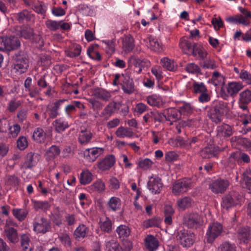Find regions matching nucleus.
Returning a JSON list of instances; mask_svg holds the SVG:
<instances>
[{
    "label": "nucleus",
    "mask_w": 251,
    "mask_h": 251,
    "mask_svg": "<svg viewBox=\"0 0 251 251\" xmlns=\"http://www.w3.org/2000/svg\"><path fill=\"white\" fill-rule=\"evenodd\" d=\"M192 91L198 96V100L201 103H206L211 100L209 91L203 82L194 81L192 85Z\"/></svg>",
    "instance_id": "1"
},
{
    "label": "nucleus",
    "mask_w": 251,
    "mask_h": 251,
    "mask_svg": "<svg viewBox=\"0 0 251 251\" xmlns=\"http://www.w3.org/2000/svg\"><path fill=\"white\" fill-rule=\"evenodd\" d=\"M192 186L193 181L191 179H179L173 183L172 192L174 195L179 196L188 192Z\"/></svg>",
    "instance_id": "2"
},
{
    "label": "nucleus",
    "mask_w": 251,
    "mask_h": 251,
    "mask_svg": "<svg viewBox=\"0 0 251 251\" xmlns=\"http://www.w3.org/2000/svg\"><path fill=\"white\" fill-rule=\"evenodd\" d=\"M202 223V217L197 212H187L183 218L184 225L189 228H197L201 226Z\"/></svg>",
    "instance_id": "3"
},
{
    "label": "nucleus",
    "mask_w": 251,
    "mask_h": 251,
    "mask_svg": "<svg viewBox=\"0 0 251 251\" xmlns=\"http://www.w3.org/2000/svg\"><path fill=\"white\" fill-rule=\"evenodd\" d=\"M241 196L238 192L231 191L223 198L221 203L222 207L228 210L240 203Z\"/></svg>",
    "instance_id": "4"
},
{
    "label": "nucleus",
    "mask_w": 251,
    "mask_h": 251,
    "mask_svg": "<svg viewBox=\"0 0 251 251\" xmlns=\"http://www.w3.org/2000/svg\"><path fill=\"white\" fill-rule=\"evenodd\" d=\"M223 231V226L220 223L216 222L210 224L206 233L207 242L213 243L215 239L222 234Z\"/></svg>",
    "instance_id": "5"
},
{
    "label": "nucleus",
    "mask_w": 251,
    "mask_h": 251,
    "mask_svg": "<svg viewBox=\"0 0 251 251\" xmlns=\"http://www.w3.org/2000/svg\"><path fill=\"white\" fill-rule=\"evenodd\" d=\"M20 42L15 37H0V50L11 51L20 46Z\"/></svg>",
    "instance_id": "6"
},
{
    "label": "nucleus",
    "mask_w": 251,
    "mask_h": 251,
    "mask_svg": "<svg viewBox=\"0 0 251 251\" xmlns=\"http://www.w3.org/2000/svg\"><path fill=\"white\" fill-rule=\"evenodd\" d=\"M176 239L182 247H190L194 244L195 237L191 231L181 230L177 233Z\"/></svg>",
    "instance_id": "7"
},
{
    "label": "nucleus",
    "mask_w": 251,
    "mask_h": 251,
    "mask_svg": "<svg viewBox=\"0 0 251 251\" xmlns=\"http://www.w3.org/2000/svg\"><path fill=\"white\" fill-rule=\"evenodd\" d=\"M33 230L37 233H45L49 230L50 224L48 220L43 217L37 216L33 222Z\"/></svg>",
    "instance_id": "8"
},
{
    "label": "nucleus",
    "mask_w": 251,
    "mask_h": 251,
    "mask_svg": "<svg viewBox=\"0 0 251 251\" xmlns=\"http://www.w3.org/2000/svg\"><path fill=\"white\" fill-rule=\"evenodd\" d=\"M229 185L228 180L217 179L212 181L209 185V189L216 194L224 193Z\"/></svg>",
    "instance_id": "9"
},
{
    "label": "nucleus",
    "mask_w": 251,
    "mask_h": 251,
    "mask_svg": "<svg viewBox=\"0 0 251 251\" xmlns=\"http://www.w3.org/2000/svg\"><path fill=\"white\" fill-rule=\"evenodd\" d=\"M180 114L179 110L171 107L166 109L163 113H158L156 120L162 121L164 119L171 122H176L180 118Z\"/></svg>",
    "instance_id": "10"
},
{
    "label": "nucleus",
    "mask_w": 251,
    "mask_h": 251,
    "mask_svg": "<svg viewBox=\"0 0 251 251\" xmlns=\"http://www.w3.org/2000/svg\"><path fill=\"white\" fill-rule=\"evenodd\" d=\"M163 185L161 179L159 177L156 176L149 177L147 188L152 194L156 195L160 193Z\"/></svg>",
    "instance_id": "11"
},
{
    "label": "nucleus",
    "mask_w": 251,
    "mask_h": 251,
    "mask_svg": "<svg viewBox=\"0 0 251 251\" xmlns=\"http://www.w3.org/2000/svg\"><path fill=\"white\" fill-rule=\"evenodd\" d=\"M122 89L126 94H131L135 91L133 80L127 74H122Z\"/></svg>",
    "instance_id": "12"
},
{
    "label": "nucleus",
    "mask_w": 251,
    "mask_h": 251,
    "mask_svg": "<svg viewBox=\"0 0 251 251\" xmlns=\"http://www.w3.org/2000/svg\"><path fill=\"white\" fill-rule=\"evenodd\" d=\"M104 149L102 148L93 147L86 149L84 151V157L86 160L89 162H93L99 156L103 154Z\"/></svg>",
    "instance_id": "13"
},
{
    "label": "nucleus",
    "mask_w": 251,
    "mask_h": 251,
    "mask_svg": "<svg viewBox=\"0 0 251 251\" xmlns=\"http://www.w3.org/2000/svg\"><path fill=\"white\" fill-rule=\"evenodd\" d=\"M115 158L113 155H108L97 162V167L101 171L109 170L115 163Z\"/></svg>",
    "instance_id": "14"
},
{
    "label": "nucleus",
    "mask_w": 251,
    "mask_h": 251,
    "mask_svg": "<svg viewBox=\"0 0 251 251\" xmlns=\"http://www.w3.org/2000/svg\"><path fill=\"white\" fill-rule=\"evenodd\" d=\"M28 66V61L25 57L19 56L15 61L14 69L20 74L25 73Z\"/></svg>",
    "instance_id": "15"
},
{
    "label": "nucleus",
    "mask_w": 251,
    "mask_h": 251,
    "mask_svg": "<svg viewBox=\"0 0 251 251\" xmlns=\"http://www.w3.org/2000/svg\"><path fill=\"white\" fill-rule=\"evenodd\" d=\"M40 155L37 153L29 152L27 154L26 160L23 165L25 169L31 168L39 161Z\"/></svg>",
    "instance_id": "16"
},
{
    "label": "nucleus",
    "mask_w": 251,
    "mask_h": 251,
    "mask_svg": "<svg viewBox=\"0 0 251 251\" xmlns=\"http://www.w3.org/2000/svg\"><path fill=\"white\" fill-rule=\"evenodd\" d=\"M149 44L148 47L152 51L161 52L164 50V47L162 43L157 38L150 36L148 38Z\"/></svg>",
    "instance_id": "17"
},
{
    "label": "nucleus",
    "mask_w": 251,
    "mask_h": 251,
    "mask_svg": "<svg viewBox=\"0 0 251 251\" xmlns=\"http://www.w3.org/2000/svg\"><path fill=\"white\" fill-rule=\"evenodd\" d=\"M237 237L241 242L248 243L251 240L250 228L248 226L240 227L237 230Z\"/></svg>",
    "instance_id": "18"
},
{
    "label": "nucleus",
    "mask_w": 251,
    "mask_h": 251,
    "mask_svg": "<svg viewBox=\"0 0 251 251\" xmlns=\"http://www.w3.org/2000/svg\"><path fill=\"white\" fill-rule=\"evenodd\" d=\"M119 104L112 101L110 102L101 113V116L105 118H109L114 113L117 112L119 109Z\"/></svg>",
    "instance_id": "19"
},
{
    "label": "nucleus",
    "mask_w": 251,
    "mask_h": 251,
    "mask_svg": "<svg viewBox=\"0 0 251 251\" xmlns=\"http://www.w3.org/2000/svg\"><path fill=\"white\" fill-rule=\"evenodd\" d=\"M232 134V127L227 124H223L217 128V136L220 138L229 137Z\"/></svg>",
    "instance_id": "20"
},
{
    "label": "nucleus",
    "mask_w": 251,
    "mask_h": 251,
    "mask_svg": "<svg viewBox=\"0 0 251 251\" xmlns=\"http://www.w3.org/2000/svg\"><path fill=\"white\" fill-rule=\"evenodd\" d=\"M243 88V85L240 82L232 81L229 82L226 87V92L230 96H234Z\"/></svg>",
    "instance_id": "21"
},
{
    "label": "nucleus",
    "mask_w": 251,
    "mask_h": 251,
    "mask_svg": "<svg viewBox=\"0 0 251 251\" xmlns=\"http://www.w3.org/2000/svg\"><path fill=\"white\" fill-rule=\"evenodd\" d=\"M221 151V150L219 147L210 145L203 149L200 153L202 158H210L216 156L218 151Z\"/></svg>",
    "instance_id": "22"
},
{
    "label": "nucleus",
    "mask_w": 251,
    "mask_h": 251,
    "mask_svg": "<svg viewBox=\"0 0 251 251\" xmlns=\"http://www.w3.org/2000/svg\"><path fill=\"white\" fill-rule=\"evenodd\" d=\"M93 137V134L90 130H82L79 133L78 140L79 143L82 145H87Z\"/></svg>",
    "instance_id": "23"
},
{
    "label": "nucleus",
    "mask_w": 251,
    "mask_h": 251,
    "mask_svg": "<svg viewBox=\"0 0 251 251\" xmlns=\"http://www.w3.org/2000/svg\"><path fill=\"white\" fill-rule=\"evenodd\" d=\"M240 159L245 163H249L250 161V158L247 154L238 151L231 153L229 157V161L234 164L236 162H238Z\"/></svg>",
    "instance_id": "24"
},
{
    "label": "nucleus",
    "mask_w": 251,
    "mask_h": 251,
    "mask_svg": "<svg viewBox=\"0 0 251 251\" xmlns=\"http://www.w3.org/2000/svg\"><path fill=\"white\" fill-rule=\"evenodd\" d=\"M196 44H193L185 38H182L179 43L180 47L183 51L187 54L191 55L194 53V50Z\"/></svg>",
    "instance_id": "25"
},
{
    "label": "nucleus",
    "mask_w": 251,
    "mask_h": 251,
    "mask_svg": "<svg viewBox=\"0 0 251 251\" xmlns=\"http://www.w3.org/2000/svg\"><path fill=\"white\" fill-rule=\"evenodd\" d=\"M61 152L59 147L56 145H52L46 151L45 153L46 159L50 161L53 160L57 157Z\"/></svg>",
    "instance_id": "26"
},
{
    "label": "nucleus",
    "mask_w": 251,
    "mask_h": 251,
    "mask_svg": "<svg viewBox=\"0 0 251 251\" xmlns=\"http://www.w3.org/2000/svg\"><path fill=\"white\" fill-rule=\"evenodd\" d=\"M115 135L117 137L120 138H132L134 135V133L131 128L121 126L115 131Z\"/></svg>",
    "instance_id": "27"
},
{
    "label": "nucleus",
    "mask_w": 251,
    "mask_h": 251,
    "mask_svg": "<svg viewBox=\"0 0 251 251\" xmlns=\"http://www.w3.org/2000/svg\"><path fill=\"white\" fill-rule=\"evenodd\" d=\"M128 63L130 65L134 66V72L139 74L142 71L145 62L139 58H137L134 56H131L128 59Z\"/></svg>",
    "instance_id": "28"
},
{
    "label": "nucleus",
    "mask_w": 251,
    "mask_h": 251,
    "mask_svg": "<svg viewBox=\"0 0 251 251\" xmlns=\"http://www.w3.org/2000/svg\"><path fill=\"white\" fill-rule=\"evenodd\" d=\"M121 201L116 197H111L108 201L106 206L109 211H116L120 209Z\"/></svg>",
    "instance_id": "29"
},
{
    "label": "nucleus",
    "mask_w": 251,
    "mask_h": 251,
    "mask_svg": "<svg viewBox=\"0 0 251 251\" xmlns=\"http://www.w3.org/2000/svg\"><path fill=\"white\" fill-rule=\"evenodd\" d=\"M162 66L170 71H176L177 68V65L174 60L168 57H163L160 60Z\"/></svg>",
    "instance_id": "30"
},
{
    "label": "nucleus",
    "mask_w": 251,
    "mask_h": 251,
    "mask_svg": "<svg viewBox=\"0 0 251 251\" xmlns=\"http://www.w3.org/2000/svg\"><path fill=\"white\" fill-rule=\"evenodd\" d=\"M145 245L150 251L156 250L158 247L157 240L152 235H148L145 239Z\"/></svg>",
    "instance_id": "31"
},
{
    "label": "nucleus",
    "mask_w": 251,
    "mask_h": 251,
    "mask_svg": "<svg viewBox=\"0 0 251 251\" xmlns=\"http://www.w3.org/2000/svg\"><path fill=\"white\" fill-rule=\"evenodd\" d=\"M4 233L7 239L12 243H16L19 241L17 231L13 227H8L4 229Z\"/></svg>",
    "instance_id": "32"
},
{
    "label": "nucleus",
    "mask_w": 251,
    "mask_h": 251,
    "mask_svg": "<svg viewBox=\"0 0 251 251\" xmlns=\"http://www.w3.org/2000/svg\"><path fill=\"white\" fill-rule=\"evenodd\" d=\"M192 199L189 197H184L177 201L176 203L179 210H184L190 207L193 204Z\"/></svg>",
    "instance_id": "33"
},
{
    "label": "nucleus",
    "mask_w": 251,
    "mask_h": 251,
    "mask_svg": "<svg viewBox=\"0 0 251 251\" xmlns=\"http://www.w3.org/2000/svg\"><path fill=\"white\" fill-rule=\"evenodd\" d=\"M53 125L54 126L55 130L58 133L63 132L69 126L68 122L61 118L55 120Z\"/></svg>",
    "instance_id": "34"
},
{
    "label": "nucleus",
    "mask_w": 251,
    "mask_h": 251,
    "mask_svg": "<svg viewBox=\"0 0 251 251\" xmlns=\"http://www.w3.org/2000/svg\"><path fill=\"white\" fill-rule=\"evenodd\" d=\"M66 101H67V100L65 99L60 100L54 102L53 106L48 109V112H49V115L50 118H54L59 115L58 111L60 108V106Z\"/></svg>",
    "instance_id": "35"
},
{
    "label": "nucleus",
    "mask_w": 251,
    "mask_h": 251,
    "mask_svg": "<svg viewBox=\"0 0 251 251\" xmlns=\"http://www.w3.org/2000/svg\"><path fill=\"white\" fill-rule=\"evenodd\" d=\"M147 101L150 105L159 108L162 107L164 103L161 97L156 95H152L148 97Z\"/></svg>",
    "instance_id": "36"
},
{
    "label": "nucleus",
    "mask_w": 251,
    "mask_h": 251,
    "mask_svg": "<svg viewBox=\"0 0 251 251\" xmlns=\"http://www.w3.org/2000/svg\"><path fill=\"white\" fill-rule=\"evenodd\" d=\"M99 225L101 230L105 232H109L112 230V226L111 220L108 218H101L100 220Z\"/></svg>",
    "instance_id": "37"
},
{
    "label": "nucleus",
    "mask_w": 251,
    "mask_h": 251,
    "mask_svg": "<svg viewBox=\"0 0 251 251\" xmlns=\"http://www.w3.org/2000/svg\"><path fill=\"white\" fill-rule=\"evenodd\" d=\"M32 137L37 142L43 143L46 139V133L42 128L37 127L34 130Z\"/></svg>",
    "instance_id": "38"
},
{
    "label": "nucleus",
    "mask_w": 251,
    "mask_h": 251,
    "mask_svg": "<svg viewBox=\"0 0 251 251\" xmlns=\"http://www.w3.org/2000/svg\"><path fill=\"white\" fill-rule=\"evenodd\" d=\"M89 232V228L83 224L80 225L75 230L74 235L75 238L79 239L85 238Z\"/></svg>",
    "instance_id": "39"
},
{
    "label": "nucleus",
    "mask_w": 251,
    "mask_h": 251,
    "mask_svg": "<svg viewBox=\"0 0 251 251\" xmlns=\"http://www.w3.org/2000/svg\"><path fill=\"white\" fill-rule=\"evenodd\" d=\"M240 12L242 14L240 15V17L242 21L243 25L248 26L250 24V20L251 19V13L246 8L239 7Z\"/></svg>",
    "instance_id": "40"
},
{
    "label": "nucleus",
    "mask_w": 251,
    "mask_h": 251,
    "mask_svg": "<svg viewBox=\"0 0 251 251\" xmlns=\"http://www.w3.org/2000/svg\"><path fill=\"white\" fill-rule=\"evenodd\" d=\"M212 108L222 116L229 111L227 103L222 101L216 102Z\"/></svg>",
    "instance_id": "41"
},
{
    "label": "nucleus",
    "mask_w": 251,
    "mask_h": 251,
    "mask_svg": "<svg viewBox=\"0 0 251 251\" xmlns=\"http://www.w3.org/2000/svg\"><path fill=\"white\" fill-rule=\"evenodd\" d=\"M134 47V39L130 36H126L123 39V48L125 51L130 52Z\"/></svg>",
    "instance_id": "42"
},
{
    "label": "nucleus",
    "mask_w": 251,
    "mask_h": 251,
    "mask_svg": "<svg viewBox=\"0 0 251 251\" xmlns=\"http://www.w3.org/2000/svg\"><path fill=\"white\" fill-rule=\"evenodd\" d=\"M81 51V47L77 44L73 45L69 50L65 51L67 56L74 58L80 55Z\"/></svg>",
    "instance_id": "43"
},
{
    "label": "nucleus",
    "mask_w": 251,
    "mask_h": 251,
    "mask_svg": "<svg viewBox=\"0 0 251 251\" xmlns=\"http://www.w3.org/2000/svg\"><path fill=\"white\" fill-rule=\"evenodd\" d=\"M32 203L33 207L36 211L39 210L46 211L48 210L50 206L49 202L47 201L32 200Z\"/></svg>",
    "instance_id": "44"
},
{
    "label": "nucleus",
    "mask_w": 251,
    "mask_h": 251,
    "mask_svg": "<svg viewBox=\"0 0 251 251\" xmlns=\"http://www.w3.org/2000/svg\"><path fill=\"white\" fill-rule=\"evenodd\" d=\"M92 180V174L88 170L83 171L80 175L79 181L82 185H86Z\"/></svg>",
    "instance_id": "45"
},
{
    "label": "nucleus",
    "mask_w": 251,
    "mask_h": 251,
    "mask_svg": "<svg viewBox=\"0 0 251 251\" xmlns=\"http://www.w3.org/2000/svg\"><path fill=\"white\" fill-rule=\"evenodd\" d=\"M12 214L17 219L22 221L26 218L28 211L25 208H14L12 210Z\"/></svg>",
    "instance_id": "46"
},
{
    "label": "nucleus",
    "mask_w": 251,
    "mask_h": 251,
    "mask_svg": "<svg viewBox=\"0 0 251 251\" xmlns=\"http://www.w3.org/2000/svg\"><path fill=\"white\" fill-rule=\"evenodd\" d=\"M211 82L216 86H221L225 83V78L223 75L219 72L215 71L212 75Z\"/></svg>",
    "instance_id": "47"
},
{
    "label": "nucleus",
    "mask_w": 251,
    "mask_h": 251,
    "mask_svg": "<svg viewBox=\"0 0 251 251\" xmlns=\"http://www.w3.org/2000/svg\"><path fill=\"white\" fill-rule=\"evenodd\" d=\"M105 188V184L100 179L97 180L89 187V189L91 191L99 193L103 192Z\"/></svg>",
    "instance_id": "48"
},
{
    "label": "nucleus",
    "mask_w": 251,
    "mask_h": 251,
    "mask_svg": "<svg viewBox=\"0 0 251 251\" xmlns=\"http://www.w3.org/2000/svg\"><path fill=\"white\" fill-rule=\"evenodd\" d=\"M116 232L119 237L123 239L128 237L130 233L129 228L127 226L123 225L119 226L117 228Z\"/></svg>",
    "instance_id": "49"
},
{
    "label": "nucleus",
    "mask_w": 251,
    "mask_h": 251,
    "mask_svg": "<svg viewBox=\"0 0 251 251\" xmlns=\"http://www.w3.org/2000/svg\"><path fill=\"white\" fill-rule=\"evenodd\" d=\"M20 35L25 39H29L33 35V29L27 25H23L21 27Z\"/></svg>",
    "instance_id": "50"
},
{
    "label": "nucleus",
    "mask_w": 251,
    "mask_h": 251,
    "mask_svg": "<svg viewBox=\"0 0 251 251\" xmlns=\"http://www.w3.org/2000/svg\"><path fill=\"white\" fill-rule=\"evenodd\" d=\"M95 96L98 99L108 101L111 98V94L108 91L99 89L95 91Z\"/></svg>",
    "instance_id": "51"
},
{
    "label": "nucleus",
    "mask_w": 251,
    "mask_h": 251,
    "mask_svg": "<svg viewBox=\"0 0 251 251\" xmlns=\"http://www.w3.org/2000/svg\"><path fill=\"white\" fill-rule=\"evenodd\" d=\"M33 17V15L31 12L25 9L17 14V19L20 22L24 20L30 21Z\"/></svg>",
    "instance_id": "52"
},
{
    "label": "nucleus",
    "mask_w": 251,
    "mask_h": 251,
    "mask_svg": "<svg viewBox=\"0 0 251 251\" xmlns=\"http://www.w3.org/2000/svg\"><path fill=\"white\" fill-rule=\"evenodd\" d=\"M153 163L151 160L146 158L140 159L137 165L139 168L144 170H147L152 167Z\"/></svg>",
    "instance_id": "53"
},
{
    "label": "nucleus",
    "mask_w": 251,
    "mask_h": 251,
    "mask_svg": "<svg viewBox=\"0 0 251 251\" xmlns=\"http://www.w3.org/2000/svg\"><path fill=\"white\" fill-rule=\"evenodd\" d=\"M192 55L196 57L204 59L206 57L207 53L202 47L196 44Z\"/></svg>",
    "instance_id": "54"
},
{
    "label": "nucleus",
    "mask_w": 251,
    "mask_h": 251,
    "mask_svg": "<svg viewBox=\"0 0 251 251\" xmlns=\"http://www.w3.org/2000/svg\"><path fill=\"white\" fill-rule=\"evenodd\" d=\"M219 251H236L234 244L226 241L222 243L218 248Z\"/></svg>",
    "instance_id": "55"
},
{
    "label": "nucleus",
    "mask_w": 251,
    "mask_h": 251,
    "mask_svg": "<svg viewBox=\"0 0 251 251\" xmlns=\"http://www.w3.org/2000/svg\"><path fill=\"white\" fill-rule=\"evenodd\" d=\"M208 116L209 118L214 123H220L222 120L223 116L212 108L208 112Z\"/></svg>",
    "instance_id": "56"
},
{
    "label": "nucleus",
    "mask_w": 251,
    "mask_h": 251,
    "mask_svg": "<svg viewBox=\"0 0 251 251\" xmlns=\"http://www.w3.org/2000/svg\"><path fill=\"white\" fill-rule=\"evenodd\" d=\"M106 248L108 251H121L119 243L114 240L106 242Z\"/></svg>",
    "instance_id": "57"
},
{
    "label": "nucleus",
    "mask_w": 251,
    "mask_h": 251,
    "mask_svg": "<svg viewBox=\"0 0 251 251\" xmlns=\"http://www.w3.org/2000/svg\"><path fill=\"white\" fill-rule=\"evenodd\" d=\"M32 8L34 11L39 14H44L46 11V7L44 3L39 0L34 2Z\"/></svg>",
    "instance_id": "58"
},
{
    "label": "nucleus",
    "mask_w": 251,
    "mask_h": 251,
    "mask_svg": "<svg viewBox=\"0 0 251 251\" xmlns=\"http://www.w3.org/2000/svg\"><path fill=\"white\" fill-rule=\"evenodd\" d=\"M185 139L181 137L177 136L176 139H169V144L174 147H181L182 148L184 145Z\"/></svg>",
    "instance_id": "59"
},
{
    "label": "nucleus",
    "mask_w": 251,
    "mask_h": 251,
    "mask_svg": "<svg viewBox=\"0 0 251 251\" xmlns=\"http://www.w3.org/2000/svg\"><path fill=\"white\" fill-rule=\"evenodd\" d=\"M8 124H9L7 123ZM9 127V134L13 138L16 137L21 130V126L17 124H14L13 126H9V125L5 126L6 128L7 126Z\"/></svg>",
    "instance_id": "60"
},
{
    "label": "nucleus",
    "mask_w": 251,
    "mask_h": 251,
    "mask_svg": "<svg viewBox=\"0 0 251 251\" xmlns=\"http://www.w3.org/2000/svg\"><path fill=\"white\" fill-rule=\"evenodd\" d=\"M194 107L190 103H183V104L179 107V111L180 115H187L192 112Z\"/></svg>",
    "instance_id": "61"
},
{
    "label": "nucleus",
    "mask_w": 251,
    "mask_h": 251,
    "mask_svg": "<svg viewBox=\"0 0 251 251\" xmlns=\"http://www.w3.org/2000/svg\"><path fill=\"white\" fill-rule=\"evenodd\" d=\"M87 54L91 59L100 61L101 60V56L99 52L95 50L94 47H90L87 49Z\"/></svg>",
    "instance_id": "62"
},
{
    "label": "nucleus",
    "mask_w": 251,
    "mask_h": 251,
    "mask_svg": "<svg viewBox=\"0 0 251 251\" xmlns=\"http://www.w3.org/2000/svg\"><path fill=\"white\" fill-rule=\"evenodd\" d=\"M239 100L244 103H249L251 101V91L246 90L240 94Z\"/></svg>",
    "instance_id": "63"
},
{
    "label": "nucleus",
    "mask_w": 251,
    "mask_h": 251,
    "mask_svg": "<svg viewBox=\"0 0 251 251\" xmlns=\"http://www.w3.org/2000/svg\"><path fill=\"white\" fill-rule=\"evenodd\" d=\"M243 178L241 182L243 185H245L249 182L251 181V170L247 168L243 172Z\"/></svg>",
    "instance_id": "64"
}]
</instances>
